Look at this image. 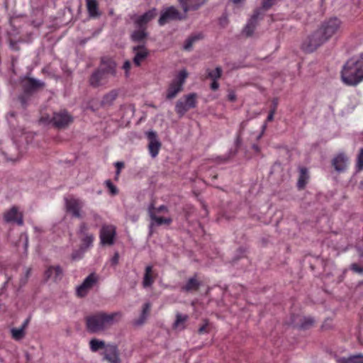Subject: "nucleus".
Segmentation results:
<instances>
[{
    "label": "nucleus",
    "mask_w": 363,
    "mask_h": 363,
    "mask_svg": "<svg viewBox=\"0 0 363 363\" xmlns=\"http://www.w3.org/2000/svg\"><path fill=\"white\" fill-rule=\"evenodd\" d=\"M341 21L337 18H332L323 22L320 26L308 35L301 45L306 52H313L325 44L340 30Z\"/></svg>",
    "instance_id": "nucleus-1"
},
{
    "label": "nucleus",
    "mask_w": 363,
    "mask_h": 363,
    "mask_svg": "<svg viewBox=\"0 0 363 363\" xmlns=\"http://www.w3.org/2000/svg\"><path fill=\"white\" fill-rule=\"evenodd\" d=\"M122 316L121 312H97L85 317L86 328L90 333H97L110 328Z\"/></svg>",
    "instance_id": "nucleus-2"
},
{
    "label": "nucleus",
    "mask_w": 363,
    "mask_h": 363,
    "mask_svg": "<svg viewBox=\"0 0 363 363\" xmlns=\"http://www.w3.org/2000/svg\"><path fill=\"white\" fill-rule=\"evenodd\" d=\"M341 79L348 86H356L363 81V54L345 62L341 70Z\"/></svg>",
    "instance_id": "nucleus-3"
},
{
    "label": "nucleus",
    "mask_w": 363,
    "mask_h": 363,
    "mask_svg": "<svg viewBox=\"0 0 363 363\" xmlns=\"http://www.w3.org/2000/svg\"><path fill=\"white\" fill-rule=\"evenodd\" d=\"M169 208L165 205H161L158 207L155 206L154 202H152L147 208V213L150 218L149 225L150 234L153 232L155 227L161 226L163 225H169L172 224L173 220L171 217L158 216L157 214L160 213H168Z\"/></svg>",
    "instance_id": "nucleus-4"
},
{
    "label": "nucleus",
    "mask_w": 363,
    "mask_h": 363,
    "mask_svg": "<svg viewBox=\"0 0 363 363\" xmlns=\"http://www.w3.org/2000/svg\"><path fill=\"white\" fill-rule=\"evenodd\" d=\"M188 72L186 69L180 70L173 80L169 83L166 91V99H172L183 90V86L188 77Z\"/></svg>",
    "instance_id": "nucleus-5"
},
{
    "label": "nucleus",
    "mask_w": 363,
    "mask_h": 363,
    "mask_svg": "<svg viewBox=\"0 0 363 363\" xmlns=\"http://www.w3.org/2000/svg\"><path fill=\"white\" fill-rule=\"evenodd\" d=\"M196 94L191 93L177 101L175 111L180 118L184 116L189 109L196 106Z\"/></svg>",
    "instance_id": "nucleus-6"
},
{
    "label": "nucleus",
    "mask_w": 363,
    "mask_h": 363,
    "mask_svg": "<svg viewBox=\"0 0 363 363\" xmlns=\"http://www.w3.org/2000/svg\"><path fill=\"white\" fill-rule=\"evenodd\" d=\"M116 236V228L113 225H102L99 232L100 242L102 245H113Z\"/></svg>",
    "instance_id": "nucleus-7"
},
{
    "label": "nucleus",
    "mask_w": 363,
    "mask_h": 363,
    "mask_svg": "<svg viewBox=\"0 0 363 363\" xmlns=\"http://www.w3.org/2000/svg\"><path fill=\"white\" fill-rule=\"evenodd\" d=\"M50 121L55 127L61 129L72 123L73 118L66 110H60L53 113Z\"/></svg>",
    "instance_id": "nucleus-8"
},
{
    "label": "nucleus",
    "mask_w": 363,
    "mask_h": 363,
    "mask_svg": "<svg viewBox=\"0 0 363 363\" xmlns=\"http://www.w3.org/2000/svg\"><path fill=\"white\" fill-rule=\"evenodd\" d=\"M65 201L67 211L72 213V216L74 218H82L80 211L83 207V202L80 199L74 197L66 198Z\"/></svg>",
    "instance_id": "nucleus-9"
},
{
    "label": "nucleus",
    "mask_w": 363,
    "mask_h": 363,
    "mask_svg": "<svg viewBox=\"0 0 363 363\" xmlns=\"http://www.w3.org/2000/svg\"><path fill=\"white\" fill-rule=\"evenodd\" d=\"M22 86L25 95H30L35 91L43 89L45 83L33 78L27 77L22 82Z\"/></svg>",
    "instance_id": "nucleus-10"
},
{
    "label": "nucleus",
    "mask_w": 363,
    "mask_h": 363,
    "mask_svg": "<svg viewBox=\"0 0 363 363\" xmlns=\"http://www.w3.org/2000/svg\"><path fill=\"white\" fill-rule=\"evenodd\" d=\"M104 359L108 363H121L120 352L118 346L113 344H107L103 352Z\"/></svg>",
    "instance_id": "nucleus-11"
},
{
    "label": "nucleus",
    "mask_w": 363,
    "mask_h": 363,
    "mask_svg": "<svg viewBox=\"0 0 363 363\" xmlns=\"http://www.w3.org/2000/svg\"><path fill=\"white\" fill-rule=\"evenodd\" d=\"M177 19H181L179 11L174 6H169L162 12L158 23L160 26H164L171 21Z\"/></svg>",
    "instance_id": "nucleus-12"
},
{
    "label": "nucleus",
    "mask_w": 363,
    "mask_h": 363,
    "mask_svg": "<svg viewBox=\"0 0 363 363\" xmlns=\"http://www.w3.org/2000/svg\"><path fill=\"white\" fill-rule=\"evenodd\" d=\"M97 278L95 274L92 273L89 274L77 288V295L79 297H84L88 294L89 291L94 286L96 283Z\"/></svg>",
    "instance_id": "nucleus-13"
},
{
    "label": "nucleus",
    "mask_w": 363,
    "mask_h": 363,
    "mask_svg": "<svg viewBox=\"0 0 363 363\" xmlns=\"http://www.w3.org/2000/svg\"><path fill=\"white\" fill-rule=\"evenodd\" d=\"M146 135L149 140L148 150L150 154L152 157H155L159 154L162 144L158 140L156 132L148 131Z\"/></svg>",
    "instance_id": "nucleus-14"
},
{
    "label": "nucleus",
    "mask_w": 363,
    "mask_h": 363,
    "mask_svg": "<svg viewBox=\"0 0 363 363\" xmlns=\"http://www.w3.org/2000/svg\"><path fill=\"white\" fill-rule=\"evenodd\" d=\"M4 219L6 223H16L18 225L23 224V218L21 213L18 211L16 206H13L11 209L4 213Z\"/></svg>",
    "instance_id": "nucleus-15"
},
{
    "label": "nucleus",
    "mask_w": 363,
    "mask_h": 363,
    "mask_svg": "<svg viewBox=\"0 0 363 363\" xmlns=\"http://www.w3.org/2000/svg\"><path fill=\"white\" fill-rule=\"evenodd\" d=\"M133 51L135 54L133 57V64L136 67H140L143 62H144L149 55V50L143 45H137L133 48Z\"/></svg>",
    "instance_id": "nucleus-16"
},
{
    "label": "nucleus",
    "mask_w": 363,
    "mask_h": 363,
    "mask_svg": "<svg viewBox=\"0 0 363 363\" xmlns=\"http://www.w3.org/2000/svg\"><path fill=\"white\" fill-rule=\"evenodd\" d=\"M260 15H262L261 9H257L254 11L252 16L242 30L243 33H245L247 37L252 35L256 28L257 21Z\"/></svg>",
    "instance_id": "nucleus-17"
},
{
    "label": "nucleus",
    "mask_w": 363,
    "mask_h": 363,
    "mask_svg": "<svg viewBox=\"0 0 363 363\" xmlns=\"http://www.w3.org/2000/svg\"><path fill=\"white\" fill-rule=\"evenodd\" d=\"M116 66L115 62L111 59L102 57L101 65L98 69L101 70L106 77L108 75L114 76L116 74Z\"/></svg>",
    "instance_id": "nucleus-18"
},
{
    "label": "nucleus",
    "mask_w": 363,
    "mask_h": 363,
    "mask_svg": "<svg viewBox=\"0 0 363 363\" xmlns=\"http://www.w3.org/2000/svg\"><path fill=\"white\" fill-rule=\"evenodd\" d=\"M108 77H106L101 70L96 69L90 76L89 82L93 87H99L107 82Z\"/></svg>",
    "instance_id": "nucleus-19"
},
{
    "label": "nucleus",
    "mask_w": 363,
    "mask_h": 363,
    "mask_svg": "<svg viewBox=\"0 0 363 363\" xmlns=\"http://www.w3.org/2000/svg\"><path fill=\"white\" fill-rule=\"evenodd\" d=\"M63 276V271L60 266H50L45 272L46 280L52 279L54 281L61 280Z\"/></svg>",
    "instance_id": "nucleus-20"
},
{
    "label": "nucleus",
    "mask_w": 363,
    "mask_h": 363,
    "mask_svg": "<svg viewBox=\"0 0 363 363\" xmlns=\"http://www.w3.org/2000/svg\"><path fill=\"white\" fill-rule=\"evenodd\" d=\"M157 16V11L155 9H150L140 16L135 21L136 26L140 28H145L147 23L152 20Z\"/></svg>",
    "instance_id": "nucleus-21"
},
{
    "label": "nucleus",
    "mask_w": 363,
    "mask_h": 363,
    "mask_svg": "<svg viewBox=\"0 0 363 363\" xmlns=\"http://www.w3.org/2000/svg\"><path fill=\"white\" fill-rule=\"evenodd\" d=\"M348 157L344 153H340L332 160V166L337 172L345 171L348 165Z\"/></svg>",
    "instance_id": "nucleus-22"
},
{
    "label": "nucleus",
    "mask_w": 363,
    "mask_h": 363,
    "mask_svg": "<svg viewBox=\"0 0 363 363\" xmlns=\"http://www.w3.org/2000/svg\"><path fill=\"white\" fill-rule=\"evenodd\" d=\"M206 1V0H179L184 12L198 9Z\"/></svg>",
    "instance_id": "nucleus-23"
},
{
    "label": "nucleus",
    "mask_w": 363,
    "mask_h": 363,
    "mask_svg": "<svg viewBox=\"0 0 363 363\" xmlns=\"http://www.w3.org/2000/svg\"><path fill=\"white\" fill-rule=\"evenodd\" d=\"M201 286V282L197 279L196 275L188 279L186 284L182 286V291L185 292L197 291Z\"/></svg>",
    "instance_id": "nucleus-24"
},
{
    "label": "nucleus",
    "mask_w": 363,
    "mask_h": 363,
    "mask_svg": "<svg viewBox=\"0 0 363 363\" xmlns=\"http://www.w3.org/2000/svg\"><path fill=\"white\" fill-rule=\"evenodd\" d=\"M309 179V174L308 169L306 167H301L299 169V177L297 182V187L298 189H303Z\"/></svg>",
    "instance_id": "nucleus-25"
},
{
    "label": "nucleus",
    "mask_w": 363,
    "mask_h": 363,
    "mask_svg": "<svg viewBox=\"0 0 363 363\" xmlns=\"http://www.w3.org/2000/svg\"><path fill=\"white\" fill-rule=\"evenodd\" d=\"M88 13L91 17L99 16L97 0H86Z\"/></svg>",
    "instance_id": "nucleus-26"
},
{
    "label": "nucleus",
    "mask_w": 363,
    "mask_h": 363,
    "mask_svg": "<svg viewBox=\"0 0 363 363\" xmlns=\"http://www.w3.org/2000/svg\"><path fill=\"white\" fill-rule=\"evenodd\" d=\"M152 267L147 266L143 277V286L144 288L149 287L152 285L155 281V277L152 275Z\"/></svg>",
    "instance_id": "nucleus-27"
},
{
    "label": "nucleus",
    "mask_w": 363,
    "mask_h": 363,
    "mask_svg": "<svg viewBox=\"0 0 363 363\" xmlns=\"http://www.w3.org/2000/svg\"><path fill=\"white\" fill-rule=\"evenodd\" d=\"M337 363H363V355L358 354L347 358L341 357L337 360Z\"/></svg>",
    "instance_id": "nucleus-28"
},
{
    "label": "nucleus",
    "mask_w": 363,
    "mask_h": 363,
    "mask_svg": "<svg viewBox=\"0 0 363 363\" xmlns=\"http://www.w3.org/2000/svg\"><path fill=\"white\" fill-rule=\"evenodd\" d=\"M106 345L104 341L93 338L89 342V347L91 352H96L99 350L104 349Z\"/></svg>",
    "instance_id": "nucleus-29"
},
{
    "label": "nucleus",
    "mask_w": 363,
    "mask_h": 363,
    "mask_svg": "<svg viewBox=\"0 0 363 363\" xmlns=\"http://www.w3.org/2000/svg\"><path fill=\"white\" fill-rule=\"evenodd\" d=\"M151 308V304L150 303H146L143 306L142 313L140 318L135 321V325H140L144 323L147 314L149 313Z\"/></svg>",
    "instance_id": "nucleus-30"
},
{
    "label": "nucleus",
    "mask_w": 363,
    "mask_h": 363,
    "mask_svg": "<svg viewBox=\"0 0 363 363\" xmlns=\"http://www.w3.org/2000/svg\"><path fill=\"white\" fill-rule=\"evenodd\" d=\"M138 28V30H135L131 35V38L135 42H141L145 40L147 35L145 28Z\"/></svg>",
    "instance_id": "nucleus-31"
},
{
    "label": "nucleus",
    "mask_w": 363,
    "mask_h": 363,
    "mask_svg": "<svg viewBox=\"0 0 363 363\" xmlns=\"http://www.w3.org/2000/svg\"><path fill=\"white\" fill-rule=\"evenodd\" d=\"M94 240V235L93 234H86L82 235L81 238L82 241V249L86 250L92 246Z\"/></svg>",
    "instance_id": "nucleus-32"
},
{
    "label": "nucleus",
    "mask_w": 363,
    "mask_h": 363,
    "mask_svg": "<svg viewBox=\"0 0 363 363\" xmlns=\"http://www.w3.org/2000/svg\"><path fill=\"white\" fill-rule=\"evenodd\" d=\"M206 73V78H209L212 81L218 80L222 75V69L220 67H217L214 70L207 69Z\"/></svg>",
    "instance_id": "nucleus-33"
},
{
    "label": "nucleus",
    "mask_w": 363,
    "mask_h": 363,
    "mask_svg": "<svg viewBox=\"0 0 363 363\" xmlns=\"http://www.w3.org/2000/svg\"><path fill=\"white\" fill-rule=\"evenodd\" d=\"M315 323V319L311 316L303 317L301 319L300 328L303 330L311 328Z\"/></svg>",
    "instance_id": "nucleus-34"
},
{
    "label": "nucleus",
    "mask_w": 363,
    "mask_h": 363,
    "mask_svg": "<svg viewBox=\"0 0 363 363\" xmlns=\"http://www.w3.org/2000/svg\"><path fill=\"white\" fill-rule=\"evenodd\" d=\"M118 96V91L116 90H111L104 98L102 103L104 104H111Z\"/></svg>",
    "instance_id": "nucleus-35"
},
{
    "label": "nucleus",
    "mask_w": 363,
    "mask_h": 363,
    "mask_svg": "<svg viewBox=\"0 0 363 363\" xmlns=\"http://www.w3.org/2000/svg\"><path fill=\"white\" fill-rule=\"evenodd\" d=\"M12 338L15 340H21L25 336V330L22 328H12L11 330Z\"/></svg>",
    "instance_id": "nucleus-36"
},
{
    "label": "nucleus",
    "mask_w": 363,
    "mask_h": 363,
    "mask_svg": "<svg viewBox=\"0 0 363 363\" xmlns=\"http://www.w3.org/2000/svg\"><path fill=\"white\" fill-rule=\"evenodd\" d=\"M188 319L187 315H182L181 313H177L176 315V320L174 323V328H179L181 325L184 324Z\"/></svg>",
    "instance_id": "nucleus-37"
},
{
    "label": "nucleus",
    "mask_w": 363,
    "mask_h": 363,
    "mask_svg": "<svg viewBox=\"0 0 363 363\" xmlns=\"http://www.w3.org/2000/svg\"><path fill=\"white\" fill-rule=\"evenodd\" d=\"M105 184L106 186L108 188L111 195L114 196L118 194V190L117 187L111 182V180H106Z\"/></svg>",
    "instance_id": "nucleus-38"
},
{
    "label": "nucleus",
    "mask_w": 363,
    "mask_h": 363,
    "mask_svg": "<svg viewBox=\"0 0 363 363\" xmlns=\"http://www.w3.org/2000/svg\"><path fill=\"white\" fill-rule=\"evenodd\" d=\"M199 38L197 37V36H192L189 38H188L186 42H185V44H184V49L186 50H189L191 49V48L192 47V45L193 43L199 40Z\"/></svg>",
    "instance_id": "nucleus-39"
},
{
    "label": "nucleus",
    "mask_w": 363,
    "mask_h": 363,
    "mask_svg": "<svg viewBox=\"0 0 363 363\" xmlns=\"http://www.w3.org/2000/svg\"><path fill=\"white\" fill-rule=\"evenodd\" d=\"M357 166L359 171L363 169V148L359 150V155L357 156Z\"/></svg>",
    "instance_id": "nucleus-40"
},
{
    "label": "nucleus",
    "mask_w": 363,
    "mask_h": 363,
    "mask_svg": "<svg viewBox=\"0 0 363 363\" xmlns=\"http://www.w3.org/2000/svg\"><path fill=\"white\" fill-rule=\"evenodd\" d=\"M277 0H262V8L267 11L276 4Z\"/></svg>",
    "instance_id": "nucleus-41"
},
{
    "label": "nucleus",
    "mask_w": 363,
    "mask_h": 363,
    "mask_svg": "<svg viewBox=\"0 0 363 363\" xmlns=\"http://www.w3.org/2000/svg\"><path fill=\"white\" fill-rule=\"evenodd\" d=\"M88 225L86 223L83 222L79 225V233L81 236L85 235L86 234H89L88 233Z\"/></svg>",
    "instance_id": "nucleus-42"
},
{
    "label": "nucleus",
    "mask_w": 363,
    "mask_h": 363,
    "mask_svg": "<svg viewBox=\"0 0 363 363\" xmlns=\"http://www.w3.org/2000/svg\"><path fill=\"white\" fill-rule=\"evenodd\" d=\"M350 269L355 273L363 274V267L359 266L356 263H352L350 265Z\"/></svg>",
    "instance_id": "nucleus-43"
},
{
    "label": "nucleus",
    "mask_w": 363,
    "mask_h": 363,
    "mask_svg": "<svg viewBox=\"0 0 363 363\" xmlns=\"http://www.w3.org/2000/svg\"><path fill=\"white\" fill-rule=\"evenodd\" d=\"M208 321L206 320H205V323L203 325H202L198 330V333L199 334H204V333H207L208 332Z\"/></svg>",
    "instance_id": "nucleus-44"
},
{
    "label": "nucleus",
    "mask_w": 363,
    "mask_h": 363,
    "mask_svg": "<svg viewBox=\"0 0 363 363\" xmlns=\"http://www.w3.org/2000/svg\"><path fill=\"white\" fill-rule=\"evenodd\" d=\"M118 261H119V255L118 252H116L111 259V264L115 266V265L118 264Z\"/></svg>",
    "instance_id": "nucleus-45"
},
{
    "label": "nucleus",
    "mask_w": 363,
    "mask_h": 363,
    "mask_svg": "<svg viewBox=\"0 0 363 363\" xmlns=\"http://www.w3.org/2000/svg\"><path fill=\"white\" fill-rule=\"evenodd\" d=\"M236 99H237V96H236L235 91H229V93L228 94V99L230 101L233 102L236 100Z\"/></svg>",
    "instance_id": "nucleus-46"
},
{
    "label": "nucleus",
    "mask_w": 363,
    "mask_h": 363,
    "mask_svg": "<svg viewBox=\"0 0 363 363\" xmlns=\"http://www.w3.org/2000/svg\"><path fill=\"white\" fill-rule=\"evenodd\" d=\"M274 114H275L274 109H270L269 114L267 116L266 122L267 123V122L272 121L274 120Z\"/></svg>",
    "instance_id": "nucleus-47"
},
{
    "label": "nucleus",
    "mask_w": 363,
    "mask_h": 363,
    "mask_svg": "<svg viewBox=\"0 0 363 363\" xmlns=\"http://www.w3.org/2000/svg\"><path fill=\"white\" fill-rule=\"evenodd\" d=\"M130 67H131V64H130V61H128V60H126L123 65V69H125L126 76H128V72L129 69H130Z\"/></svg>",
    "instance_id": "nucleus-48"
},
{
    "label": "nucleus",
    "mask_w": 363,
    "mask_h": 363,
    "mask_svg": "<svg viewBox=\"0 0 363 363\" xmlns=\"http://www.w3.org/2000/svg\"><path fill=\"white\" fill-rule=\"evenodd\" d=\"M115 165L116 167V174H119L121 169L124 167V164L122 162H117Z\"/></svg>",
    "instance_id": "nucleus-49"
},
{
    "label": "nucleus",
    "mask_w": 363,
    "mask_h": 363,
    "mask_svg": "<svg viewBox=\"0 0 363 363\" xmlns=\"http://www.w3.org/2000/svg\"><path fill=\"white\" fill-rule=\"evenodd\" d=\"M277 106H278V99L274 98V99H273V100L272 101V106H271L270 109H274V112L276 113Z\"/></svg>",
    "instance_id": "nucleus-50"
},
{
    "label": "nucleus",
    "mask_w": 363,
    "mask_h": 363,
    "mask_svg": "<svg viewBox=\"0 0 363 363\" xmlns=\"http://www.w3.org/2000/svg\"><path fill=\"white\" fill-rule=\"evenodd\" d=\"M217 81L218 80L212 81L211 84V89L213 91H216L219 88V84Z\"/></svg>",
    "instance_id": "nucleus-51"
},
{
    "label": "nucleus",
    "mask_w": 363,
    "mask_h": 363,
    "mask_svg": "<svg viewBox=\"0 0 363 363\" xmlns=\"http://www.w3.org/2000/svg\"><path fill=\"white\" fill-rule=\"evenodd\" d=\"M30 321V316H29L28 318H27L24 320V322L23 323V324H22V325H21V328H22L23 330H26V328L28 327V324H29Z\"/></svg>",
    "instance_id": "nucleus-52"
},
{
    "label": "nucleus",
    "mask_w": 363,
    "mask_h": 363,
    "mask_svg": "<svg viewBox=\"0 0 363 363\" xmlns=\"http://www.w3.org/2000/svg\"><path fill=\"white\" fill-rule=\"evenodd\" d=\"M252 150H255L256 152H259L260 151V148L258 145L254 144L252 146Z\"/></svg>",
    "instance_id": "nucleus-53"
},
{
    "label": "nucleus",
    "mask_w": 363,
    "mask_h": 363,
    "mask_svg": "<svg viewBox=\"0 0 363 363\" xmlns=\"http://www.w3.org/2000/svg\"><path fill=\"white\" fill-rule=\"evenodd\" d=\"M19 100L21 101V104L23 106L25 105L26 104V99H25V96L24 95H22V96H19Z\"/></svg>",
    "instance_id": "nucleus-54"
},
{
    "label": "nucleus",
    "mask_w": 363,
    "mask_h": 363,
    "mask_svg": "<svg viewBox=\"0 0 363 363\" xmlns=\"http://www.w3.org/2000/svg\"><path fill=\"white\" fill-rule=\"evenodd\" d=\"M266 127H267V122H265V123H264V124L263 125V126H262V132H264V131L265 130ZM262 134H260V135H259L258 138H260L262 137Z\"/></svg>",
    "instance_id": "nucleus-55"
},
{
    "label": "nucleus",
    "mask_w": 363,
    "mask_h": 363,
    "mask_svg": "<svg viewBox=\"0 0 363 363\" xmlns=\"http://www.w3.org/2000/svg\"><path fill=\"white\" fill-rule=\"evenodd\" d=\"M93 217L95 220H97V219H99L100 218V216L96 213H93Z\"/></svg>",
    "instance_id": "nucleus-56"
},
{
    "label": "nucleus",
    "mask_w": 363,
    "mask_h": 363,
    "mask_svg": "<svg viewBox=\"0 0 363 363\" xmlns=\"http://www.w3.org/2000/svg\"><path fill=\"white\" fill-rule=\"evenodd\" d=\"M346 272H347V269H345V270L343 271V274H342V277L338 280V282H341V281L343 280V279H344V277H345V274Z\"/></svg>",
    "instance_id": "nucleus-57"
},
{
    "label": "nucleus",
    "mask_w": 363,
    "mask_h": 363,
    "mask_svg": "<svg viewBox=\"0 0 363 363\" xmlns=\"http://www.w3.org/2000/svg\"><path fill=\"white\" fill-rule=\"evenodd\" d=\"M240 143V136L238 137L237 140H236V145H238Z\"/></svg>",
    "instance_id": "nucleus-58"
}]
</instances>
